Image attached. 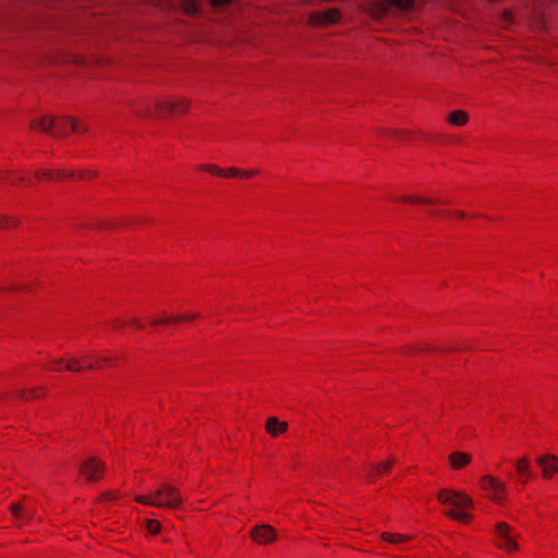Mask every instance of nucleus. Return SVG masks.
Wrapping results in <instances>:
<instances>
[{"instance_id": "f257e3e1", "label": "nucleus", "mask_w": 558, "mask_h": 558, "mask_svg": "<svg viewBox=\"0 0 558 558\" xmlns=\"http://www.w3.org/2000/svg\"><path fill=\"white\" fill-rule=\"evenodd\" d=\"M135 499L144 505L170 509H177L183 502L179 489L168 483H162L151 494L138 495Z\"/></svg>"}, {"instance_id": "f03ea898", "label": "nucleus", "mask_w": 558, "mask_h": 558, "mask_svg": "<svg viewBox=\"0 0 558 558\" xmlns=\"http://www.w3.org/2000/svg\"><path fill=\"white\" fill-rule=\"evenodd\" d=\"M31 128L33 130L50 133L54 136H63L68 134L70 131L81 132L85 130H81L73 121H70L68 119L56 120L49 117H41L39 119L32 120Z\"/></svg>"}, {"instance_id": "7ed1b4c3", "label": "nucleus", "mask_w": 558, "mask_h": 558, "mask_svg": "<svg viewBox=\"0 0 558 558\" xmlns=\"http://www.w3.org/2000/svg\"><path fill=\"white\" fill-rule=\"evenodd\" d=\"M385 2L376 1L372 7V16L376 20H380L387 16L389 10L388 5L399 10V11H409L413 9L414 2L413 0H384Z\"/></svg>"}, {"instance_id": "20e7f679", "label": "nucleus", "mask_w": 558, "mask_h": 558, "mask_svg": "<svg viewBox=\"0 0 558 558\" xmlns=\"http://www.w3.org/2000/svg\"><path fill=\"white\" fill-rule=\"evenodd\" d=\"M438 500L444 505H452L457 508H468L473 505V501L466 495L454 492V490H440L438 494Z\"/></svg>"}, {"instance_id": "39448f33", "label": "nucleus", "mask_w": 558, "mask_h": 558, "mask_svg": "<svg viewBox=\"0 0 558 558\" xmlns=\"http://www.w3.org/2000/svg\"><path fill=\"white\" fill-rule=\"evenodd\" d=\"M496 534L498 537V546L505 548L508 551H513L518 549V545L514 541L513 535L511 534V527L505 523L500 522L496 525Z\"/></svg>"}, {"instance_id": "423d86ee", "label": "nucleus", "mask_w": 558, "mask_h": 558, "mask_svg": "<svg viewBox=\"0 0 558 558\" xmlns=\"http://www.w3.org/2000/svg\"><path fill=\"white\" fill-rule=\"evenodd\" d=\"M481 485L485 490L490 492V497L494 501H502V494L506 490V485L502 482L489 475H485L481 480Z\"/></svg>"}, {"instance_id": "0eeeda50", "label": "nucleus", "mask_w": 558, "mask_h": 558, "mask_svg": "<svg viewBox=\"0 0 558 558\" xmlns=\"http://www.w3.org/2000/svg\"><path fill=\"white\" fill-rule=\"evenodd\" d=\"M340 19V12L337 9H329L324 12H313L308 16V22L315 26L333 24Z\"/></svg>"}, {"instance_id": "6e6552de", "label": "nucleus", "mask_w": 558, "mask_h": 558, "mask_svg": "<svg viewBox=\"0 0 558 558\" xmlns=\"http://www.w3.org/2000/svg\"><path fill=\"white\" fill-rule=\"evenodd\" d=\"M105 470V463L97 460L96 458H90L82 463L81 473L88 481H97L99 480L101 473Z\"/></svg>"}, {"instance_id": "1a4fd4ad", "label": "nucleus", "mask_w": 558, "mask_h": 558, "mask_svg": "<svg viewBox=\"0 0 558 558\" xmlns=\"http://www.w3.org/2000/svg\"><path fill=\"white\" fill-rule=\"evenodd\" d=\"M250 535L254 542L260 545L274 542L277 537L274 527L267 524H260L253 527Z\"/></svg>"}, {"instance_id": "9d476101", "label": "nucleus", "mask_w": 558, "mask_h": 558, "mask_svg": "<svg viewBox=\"0 0 558 558\" xmlns=\"http://www.w3.org/2000/svg\"><path fill=\"white\" fill-rule=\"evenodd\" d=\"M536 462L542 470L544 478H551L558 471V457L546 453L537 457Z\"/></svg>"}, {"instance_id": "9b49d317", "label": "nucleus", "mask_w": 558, "mask_h": 558, "mask_svg": "<svg viewBox=\"0 0 558 558\" xmlns=\"http://www.w3.org/2000/svg\"><path fill=\"white\" fill-rule=\"evenodd\" d=\"M156 108L159 111L169 110L171 112L183 113L189 109V102L185 99L158 101Z\"/></svg>"}, {"instance_id": "f8f14e48", "label": "nucleus", "mask_w": 558, "mask_h": 558, "mask_svg": "<svg viewBox=\"0 0 558 558\" xmlns=\"http://www.w3.org/2000/svg\"><path fill=\"white\" fill-rule=\"evenodd\" d=\"M449 463L452 469L459 470L468 465L472 458L471 454L461 451H453L448 457Z\"/></svg>"}, {"instance_id": "ddd939ff", "label": "nucleus", "mask_w": 558, "mask_h": 558, "mask_svg": "<svg viewBox=\"0 0 558 558\" xmlns=\"http://www.w3.org/2000/svg\"><path fill=\"white\" fill-rule=\"evenodd\" d=\"M515 469L523 483H526L533 478V473L530 466V460L527 457H522L515 462Z\"/></svg>"}, {"instance_id": "4468645a", "label": "nucleus", "mask_w": 558, "mask_h": 558, "mask_svg": "<svg viewBox=\"0 0 558 558\" xmlns=\"http://www.w3.org/2000/svg\"><path fill=\"white\" fill-rule=\"evenodd\" d=\"M265 428L271 436H278L288 429V424L286 422H280L275 416H271L266 421Z\"/></svg>"}, {"instance_id": "2eb2a0df", "label": "nucleus", "mask_w": 558, "mask_h": 558, "mask_svg": "<svg viewBox=\"0 0 558 558\" xmlns=\"http://www.w3.org/2000/svg\"><path fill=\"white\" fill-rule=\"evenodd\" d=\"M197 317H199V314H192V315H186V316H183V315L170 316V317H165L161 319H153L151 325L157 326V325L168 324L170 322L179 323V322H183L186 319H195Z\"/></svg>"}, {"instance_id": "dca6fc26", "label": "nucleus", "mask_w": 558, "mask_h": 558, "mask_svg": "<svg viewBox=\"0 0 558 558\" xmlns=\"http://www.w3.org/2000/svg\"><path fill=\"white\" fill-rule=\"evenodd\" d=\"M469 116L465 111L454 110L449 114V122L454 125H464L468 122Z\"/></svg>"}, {"instance_id": "f3484780", "label": "nucleus", "mask_w": 558, "mask_h": 558, "mask_svg": "<svg viewBox=\"0 0 558 558\" xmlns=\"http://www.w3.org/2000/svg\"><path fill=\"white\" fill-rule=\"evenodd\" d=\"M380 537L384 541L391 543V544H399L401 542H404V541H408L411 538L408 535L398 534V533H388V532L383 533Z\"/></svg>"}, {"instance_id": "a211bd4d", "label": "nucleus", "mask_w": 558, "mask_h": 558, "mask_svg": "<svg viewBox=\"0 0 558 558\" xmlns=\"http://www.w3.org/2000/svg\"><path fill=\"white\" fill-rule=\"evenodd\" d=\"M445 514L464 523H468L471 520V514L465 511L447 510L445 511Z\"/></svg>"}, {"instance_id": "6ab92c4d", "label": "nucleus", "mask_w": 558, "mask_h": 558, "mask_svg": "<svg viewBox=\"0 0 558 558\" xmlns=\"http://www.w3.org/2000/svg\"><path fill=\"white\" fill-rule=\"evenodd\" d=\"M392 464H393V461L389 460L387 462L379 463V464L373 466V470L369 472L368 477L372 478L373 475H375V474H380L383 472L389 471L391 469Z\"/></svg>"}, {"instance_id": "aec40b11", "label": "nucleus", "mask_w": 558, "mask_h": 558, "mask_svg": "<svg viewBox=\"0 0 558 558\" xmlns=\"http://www.w3.org/2000/svg\"><path fill=\"white\" fill-rule=\"evenodd\" d=\"M404 203H418V204H436L438 201H434L430 198H423V197H416V196H404L401 198Z\"/></svg>"}, {"instance_id": "412c9836", "label": "nucleus", "mask_w": 558, "mask_h": 558, "mask_svg": "<svg viewBox=\"0 0 558 558\" xmlns=\"http://www.w3.org/2000/svg\"><path fill=\"white\" fill-rule=\"evenodd\" d=\"M184 11L187 14L194 15L198 12L199 8L195 0H186L183 4Z\"/></svg>"}, {"instance_id": "4be33fe9", "label": "nucleus", "mask_w": 558, "mask_h": 558, "mask_svg": "<svg viewBox=\"0 0 558 558\" xmlns=\"http://www.w3.org/2000/svg\"><path fill=\"white\" fill-rule=\"evenodd\" d=\"M65 368L71 372H80L82 367L80 366V360L72 357L68 361Z\"/></svg>"}, {"instance_id": "5701e85b", "label": "nucleus", "mask_w": 558, "mask_h": 558, "mask_svg": "<svg viewBox=\"0 0 558 558\" xmlns=\"http://www.w3.org/2000/svg\"><path fill=\"white\" fill-rule=\"evenodd\" d=\"M11 226H17V220L8 217V216H0V228H9Z\"/></svg>"}, {"instance_id": "b1692460", "label": "nucleus", "mask_w": 558, "mask_h": 558, "mask_svg": "<svg viewBox=\"0 0 558 558\" xmlns=\"http://www.w3.org/2000/svg\"><path fill=\"white\" fill-rule=\"evenodd\" d=\"M10 510L12 512V514L17 518V519H22L23 520V511H24V507L20 504H12L10 506Z\"/></svg>"}, {"instance_id": "393cba45", "label": "nucleus", "mask_w": 558, "mask_h": 558, "mask_svg": "<svg viewBox=\"0 0 558 558\" xmlns=\"http://www.w3.org/2000/svg\"><path fill=\"white\" fill-rule=\"evenodd\" d=\"M35 175L38 178V179H46V180H52L54 179V173L50 170H46V169H39L35 172Z\"/></svg>"}, {"instance_id": "a878e982", "label": "nucleus", "mask_w": 558, "mask_h": 558, "mask_svg": "<svg viewBox=\"0 0 558 558\" xmlns=\"http://www.w3.org/2000/svg\"><path fill=\"white\" fill-rule=\"evenodd\" d=\"M201 168L203 170H206V171H208L210 173H214V174H217V175L225 174V171L222 169H220L219 167L214 166V165H205V166H202Z\"/></svg>"}, {"instance_id": "bb28decb", "label": "nucleus", "mask_w": 558, "mask_h": 558, "mask_svg": "<svg viewBox=\"0 0 558 558\" xmlns=\"http://www.w3.org/2000/svg\"><path fill=\"white\" fill-rule=\"evenodd\" d=\"M160 523L158 521H155V520H148L147 521V530L153 533V534H157L159 531H160Z\"/></svg>"}, {"instance_id": "cd10ccee", "label": "nucleus", "mask_w": 558, "mask_h": 558, "mask_svg": "<svg viewBox=\"0 0 558 558\" xmlns=\"http://www.w3.org/2000/svg\"><path fill=\"white\" fill-rule=\"evenodd\" d=\"M53 173H54V179H58V180L74 178V172H72V171L65 172L64 170L59 169V170H56Z\"/></svg>"}, {"instance_id": "c85d7f7f", "label": "nucleus", "mask_w": 558, "mask_h": 558, "mask_svg": "<svg viewBox=\"0 0 558 558\" xmlns=\"http://www.w3.org/2000/svg\"><path fill=\"white\" fill-rule=\"evenodd\" d=\"M23 520L24 521H31L33 518H35L36 510L33 507H26L23 511Z\"/></svg>"}, {"instance_id": "c756f323", "label": "nucleus", "mask_w": 558, "mask_h": 558, "mask_svg": "<svg viewBox=\"0 0 558 558\" xmlns=\"http://www.w3.org/2000/svg\"><path fill=\"white\" fill-rule=\"evenodd\" d=\"M241 173H242V170H240L238 168H230L227 172H225L223 175H233V177L240 175L241 177Z\"/></svg>"}, {"instance_id": "7c9ffc66", "label": "nucleus", "mask_w": 558, "mask_h": 558, "mask_svg": "<svg viewBox=\"0 0 558 558\" xmlns=\"http://www.w3.org/2000/svg\"><path fill=\"white\" fill-rule=\"evenodd\" d=\"M230 2H231V0H211V4L214 7H222V5L229 4Z\"/></svg>"}, {"instance_id": "2f4dec72", "label": "nucleus", "mask_w": 558, "mask_h": 558, "mask_svg": "<svg viewBox=\"0 0 558 558\" xmlns=\"http://www.w3.org/2000/svg\"><path fill=\"white\" fill-rule=\"evenodd\" d=\"M112 328L119 329L124 326V323L121 319H114L111 322Z\"/></svg>"}, {"instance_id": "473e14b6", "label": "nucleus", "mask_w": 558, "mask_h": 558, "mask_svg": "<svg viewBox=\"0 0 558 558\" xmlns=\"http://www.w3.org/2000/svg\"><path fill=\"white\" fill-rule=\"evenodd\" d=\"M256 173H258V170H251V171H243L242 170L241 177L242 178H250L252 175H255Z\"/></svg>"}, {"instance_id": "72a5a7b5", "label": "nucleus", "mask_w": 558, "mask_h": 558, "mask_svg": "<svg viewBox=\"0 0 558 558\" xmlns=\"http://www.w3.org/2000/svg\"><path fill=\"white\" fill-rule=\"evenodd\" d=\"M131 325L138 328V329H142L143 328V324L137 319V318H133L131 322Z\"/></svg>"}, {"instance_id": "f704fd0d", "label": "nucleus", "mask_w": 558, "mask_h": 558, "mask_svg": "<svg viewBox=\"0 0 558 558\" xmlns=\"http://www.w3.org/2000/svg\"><path fill=\"white\" fill-rule=\"evenodd\" d=\"M93 175H96V172H93V171H88V172H86V173H85V172H83V171H81V172H80V178H81V179H85V178H87V177H93Z\"/></svg>"}, {"instance_id": "c9c22d12", "label": "nucleus", "mask_w": 558, "mask_h": 558, "mask_svg": "<svg viewBox=\"0 0 558 558\" xmlns=\"http://www.w3.org/2000/svg\"><path fill=\"white\" fill-rule=\"evenodd\" d=\"M117 497V493L114 492H109L108 494H106L104 496L105 499H112V498H116Z\"/></svg>"}, {"instance_id": "e433bc0d", "label": "nucleus", "mask_w": 558, "mask_h": 558, "mask_svg": "<svg viewBox=\"0 0 558 558\" xmlns=\"http://www.w3.org/2000/svg\"><path fill=\"white\" fill-rule=\"evenodd\" d=\"M29 397H34V398H37V397H38V396H37V393H36V389H32V390L29 391Z\"/></svg>"}, {"instance_id": "4c0bfd02", "label": "nucleus", "mask_w": 558, "mask_h": 558, "mask_svg": "<svg viewBox=\"0 0 558 558\" xmlns=\"http://www.w3.org/2000/svg\"><path fill=\"white\" fill-rule=\"evenodd\" d=\"M19 396H20L21 398H26V391H25V390H21V391H19Z\"/></svg>"}, {"instance_id": "58836bf2", "label": "nucleus", "mask_w": 558, "mask_h": 558, "mask_svg": "<svg viewBox=\"0 0 558 558\" xmlns=\"http://www.w3.org/2000/svg\"><path fill=\"white\" fill-rule=\"evenodd\" d=\"M457 214H458L459 217H464L465 216L464 211H458Z\"/></svg>"}, {"instance_id": "ea45409f", "label": "nucleus", "mask_w": 558, "mask_h": 558, "mask_svg": "<svg viewBox=\"0 0 558 558\" xmlns=\"http://www.w3.org/2000/svg\"><path fill=\"white\" fill-rule=\"evenodd\" d=\"M138 116H145V113H142V112H136ZM147 116H149V111L146 112Z\"/></svg>"}, {"instance_id": "a19ab883", "label": "nucleus", "mask_w": 558, "mask_h": 558, "mask_svg": "<svg viewBox=\"0 0 558 558\" xmlns=\"http://www.w3.org/2000/svg\"><path fill=\"white\" fill-rule=\"evenodd\" d=\"M61 363H62V360L54 361V364H56V365H59V364H61Z\"/></svg>"}, {"instance_id": "79ce46f5", "label": "nucleus", "mask_w": 558, "mask_h": 558, "mask_svg": "<svg viewBox=\"0 0 558 558\" xmlns=\"http://www.w3.org/2000/svg\"><path fill=\"white\" fill-rule=\"evenodd\" d=\"M93 367H94V365H93V364H88V365H87V368H89V369H92Z\"/></svg>"}, {"instance_id": "37998d69", "label": "nucleus", "mask_w": 558, "mask_h": 558, "mask_svg": "<svg viewBox=\"0 0 558 558\" xmlns=\"http://www.w3.org/2000/svg\"><path fill=\"white\" fill-rule=\"evenodd\" d=\"M16 180H17V181H23V180H24V178L20 177V178H17Z\"/></svg>"}]
</instances>
